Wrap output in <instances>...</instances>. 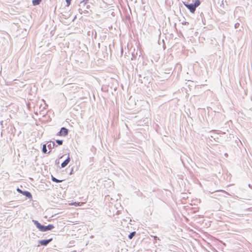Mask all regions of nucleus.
<instances>
[{"instance_id":"1","label":"nucleus","mask_w":252,"mask_h":252,"mask_svg":"<svg viewBox=\"0 0 252 252\" xmlns=\"http://www.w3.org/2000/svg\"><path fill=\"white\" fill-rule=\"evenodd\" d=\"M33 222L39 230L42 232H45L47 230H51L54 228L52 224H49L48 226H43L39 223L37 220H33Z\"/></svg>"},{"instance_id":"2","label":"nucleus","mask_w":252,"mask_h":252,"mask_svg":"<svg viewBox=\"0 0 252 252\" xmlns=\"http://www.w3.org/2000/svg\"><path fill=\"white\" fill-rule=\"evenodd\" d=\"M200 4V1L199 0H196L193 3H189L187 4L184 3V5L186 7H187L191 13H194L195 11L196 8Z\"/></svg>"},{"instance_id":"3","label":"nucleus","mask_w":252,"mask_h":252,"mask_svg":"<svg viewBox=\"0 0 252 252\" xmlns=\"http://www.w3.org/2000/svg\"><path fill=\"white\" fill-rule=\"evenodd\" d=\"M67 133L68 130L66 128L62 127L58 134L60 136H65L67 134Z\"/></svg>"},{"instance_id":"4","label":"nucleus","mask_w":252,"mask_h":252,"mask_svg":"<svg viewBox=\"0 0 252 252\" xmlns=\"http://www.w3.org/2000/svg\"><path fill=\"white\" fill-rule=\"evenodd\" d=\"M52 240V239L51 238L49 240H42L39 241V243L41 245L46 246Z\"/></svg>"},{"instance_id":"5","label":"nucleus","mask_w":252,"mask_h":252,"mask_svg":"<svg viewBox=\"0 0 252 252\" xmlns=\"http://www.w3.org/2000/svg\"><path fill=\"white\" fill-rule=\"evenodd\" d=\"M70 158H69V157L68 156L67 158L66 159H65L61 164V166L62 167H65L69 163V162L70 161Z\"/></svg>"},{"instance_id":"6","label":"nucleus","mask_w":252,"mask_h":252,"mask_svg":"<svg viewBox=\"0 0 252 252\" xmlns=\"http://www.w3.org/2000/svg\"><path fill=\"white\" fill-rule=\"evenodd\" d=\"M22 194L26 196L27 197L30 198L32 197L31 193L28 191H24Z\"/></svg>"},{"instance_id":"7","label":"nucleus","mask_w":252,"mask_h":252,"mask_svg":"<svg viewBox=\"0 0 252 252\" xmlns=\"http://www.w3.org/2000/svg\"><path fill=\"white\" fill-rule=\"evenodd\" d=\"M41 1V0H33L32 1V4L33 5H38L40 3Z\"/></svg>"},{"instance_id":"8","label":"nucleus","mask_w":252,"mask_h":252,"mask_svg":"<svg viewBox=\"0 0 252 252\" xmlns=\"http://www.w3.org/2000/svg\"><path fill=\"white\" fill-rule=\"evenodd\" d=\"M136 232L135 231L131 232L130 233V234L128 235V238L129 239H131L135 235Z\"/></svg>"},{"instance_id":"9","label":"nucleus","mask_w":252,"mask_h":252,"mask_svg":"<svg viewBox=\"0 0 252 252\" xmlns=\"http://www.w3.org/2000/svg\"><path fill=\"white\" fill-rule=\"evenodd\" d=\"M70 205H74L75 206H80L81 205V203L80 202H78V203H77V202H72L70 204Z\"/></svg>"},{"instance_id":"10","label":"nucleus","mask_w":252,"mask_h":252,"mask_svg":"<svg viewBox=\"0 0 252 252\" xmlns=\"http://www.w3.org/2000/svg\"><path fill=\"white\" fill-rule=\"evenodd\" d=\"M52 180L53 181H54L55 182H56V183H60V182H62V180H59L57 179L56 178H55L54 177H52Z\"/></svg>"},{"instance_id":"11","label":"nucleus","mask_w":252,"mask_h":252,"mask_svg":"<svg viewBox=\"0 0 252 252\" xmlns=\"http://www.w3.org/2000/svg\"><path fill=\"white\" fill-rule=\"evenodd\" d=\"M42 151H43V153H46L47 149H46V145H44L43 146Z\"/></svg>"},{"instance_id":"12","label":"nucleus","mask_w":252,"mask_h":252,"mask_svg":"<svg viewBox=\"0 0 252 252\" xmlns=\"http://www.w3.org/2000/svg\"><path fill=\"white\" fill-rule=\"evenodd\" d=\"M56 142L60 145H61L63 144V141L60 140H57Z\"/></svg>"},{"instance_id":"13","label":"nucleus","mask_w":252,"mask_h":252,"mask_svg":"<svg viewBox=\"0 0 252 252\" xmlns=\"http://www.w3.org/2000/svg\"><path fill=\"white\" fill-rule=\"evenodd\" d=\"M71 0H65L67 6L70 4Z\"/></svg>"},{"instance_id":"14","label":"nucleus","mask_w":252,"mask_h":252,"mask_svg":"<svg viewBox=\"0 0 252 252\" xmlns=\"http://www.w3.org/2000/svg\"><path fill=\"white\" fill-rule=\"evenodd\" d=\"M17 190L18 192H19V193H22V194L23 193V192L24 191H22L21 189H17Z\"/></svg>"},{"instance_id":"15","label":"nucleus","mask_w":252,"mask_h":252,"mask_svg":"<svg viewBox=\"0 0 252 252\" xmlns=\"http://www.w3.org/2000/svg\"><path fill=\"white\" fill-rule=\"evenodd\" d=\"M239 9V8H236L235 9V11H234V14H236V13H237L238 10Z\"/></svg>"},{"instance_id":"16","label":"nucleus","mask_w":252,"mask_h":252,"mask_svg":"<svg viewBox=\"0 0 252 252\" xmlns=\"http://www.w3.org/2000/svg\"><path fill=\"white\" fill-rule=\"evenodd\" d=\"M239 26V23H236L235 24V28L236 29Z\"/></svg>"},{"instance_id":"17","label":"nucleus","mask_w":252,"mask_h":252,"mask_svg":"<svg viewBox=\"0 0 252 252\" xmlns=\"http://www.w3.org/2000/svg\"><path fill=\"white\" fill-rule=\"evenodd\" d=\"M96 32H95V36H96Z\"/></svg>"}]
</instances>
